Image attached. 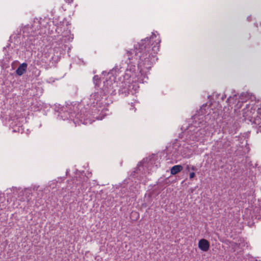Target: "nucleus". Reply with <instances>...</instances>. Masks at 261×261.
Here are the masks:
<instances>
[{
	"instance_id": "12",
	"label": "nucleus",
	"mask_w": 261,
	"mask_h": 261,
	"mask_svg": "<svg viewBox=\"0 0 261 261\" xmlns=\"http://www.w3.org/2000/svg\"><path fill=\"white\" fill-rule=\"evenodd\" d=\"M91 98H94L95 100H96V99H97L96 100V103L97 102V101H98V98H99V94L98 93H96L95 92L94 94H92L91 95Z\"/></svg>"
},
{
	"instance_id": "8",
	"label": "nucleus",
	"mask_w": 261,
	"mask_h": 261,
	"mask_svg": "<svg viewBox=\"0 0 261 261\" xmlns=\"http://www.w3.org/2000/svg\"><path fill=\"white\" fill-rule=\"evenodd\" d=\"M182 169V167L181 165H175L172 167L171 169V173L172 175L176 174L180 172Z\"/></svg>"
},
{
	"instance_id": "2",
	"label": "nucleus",
	"mask_w": 261,
	"mask_h": 261,
	"mask_svg": "<svg viewBox=\"0 0 261 261\" xmlns=\"http://www.w3.org/2000/svg\"><path fill=\"white\" fill-rule=\"evenodd\" d=\"M60 114L63 119H72L74 117L82 119L83 118L85 119V118L87 117V115H85L84 114H82V113L79 114L73 112H63Z\"/></svg>"
},
{
	"instance_id": "23",
	"label": "nucleus",
	"mask_w": 261,
	"mask_h": 261,
	"mask_svg": "<svg viewBox=\"0 0 261 261\" xmlns=\"http://www.w3.org/2000/svg\"><path fill=\"white\" fill-rule=\"evenodd\" d=\"M135 214H136V215H137L138 216V214H137V213H135Z\"/></svg>"
},
{
	"instance_id": "20",
	"label": "nucleus",
	"mask_w": 261,
	"mask_h": 261,
	"mask_svg": "<svg viewBox=\"0 0 261 261\" xmlns=\"http://www.w3.org/2000/svg\"><path fill=\"white\" fill-rule=\"evenodd\" d=\"M20 65L23 66V65H27V64L25 63H23L21 64Z\"/></svg>"
},
{
	"instance_id": "6",
	"label": "nucleus",
	"mask_w": 261,
	"mask_h": 261,
	"mask_svg": "<svg viewBox=\"0 0 261 261\" xmlns=\"http://www.w3.org/2000/svg\"><path fill=\"white\" fill-rule=\"evenodd\" d=\"M135 67L136 66H134ZM137 68V71L139 72L136 75V76L138 78V81L140 82H142L143 83L144 81V79L145 77V74L144 73V72H143L142 71V66H136Z\"/></svg>"
},
{
	"instance_id": "10",
	"label": "nucleus",
	"mask_w": 261,
	"mask_h": 261,
	"mask_svg": "<svg viewBox=\"0 0 261 261\" xmlns=\"http://www.w3.org/2000/svg\"><path fill=\"white\" fill-rule=\"evenodd\" d=\"M93 83H94V84L95 85V86L98 87L101 83L100 79L98 77V75H96L94 76V77L93 78Z\"/></svg>"
},
{
	"instance_id": "9",
	"label": "nucleus",
	"mask_w": 261,
	"mask_h": 261,
	"mask_svg": "<svg viewBox=\"0 0 261 261\" xmlns=\"http://www.w3.org/2000/svg\"><path fill=\"white\" fill-rule=\"evenodd\" d=\"M27 66H18L16 70L17 75L20 76L22 75L27 71Z\"/></svg>"
},
{
	"instance_id": "1",
	"label": "nucleus",
	"mask_w": 261,
	"mask_h": 261,
	"mask_svg": "<svg viewBox=\"0 0 261 261\" xmlns=\"http://www.w3.org/2000/svg\"><path fill=\"white\" fill-rule=\"evenodd\" d=\"M161 39L152 33L149 38H146L142 40L136 47V51H127L126 56L129 60H133V54L135 53L136 58H139V64H153L158 60L156 54L159 51Z\"/></svg>"
},
{
	"instance_id": "24",
	"label": "nucleus",
	"mask_w": 261,
	"mask_h": 261,
	"mask_svg": "<svg viewBox=\"0 0 261 261\" xmlns=\"http://www.w3.org/2000/svg\"><path fill=\"white\" fill-rule=\"evenodd\" d=\"M237 97V95H234L233 96V97Z\"/></svg>"
},
{
	"instance_id": "7",
	"label": "nucleus",
	"mask_w": 261,
	"mask_h": 261,
	"mask_svg": "<svg viewBox=\"0 0 261 261\" xmlns=\"http://www.w3.org/2000/svg\"><path fill=\"white\" fill-rule=\"evenodd\" d=\"M257 115L254 118L253 123L256 125H259L258 130L261 132V109H258Z\"/></svg>"
},
{
	"instance_id": "13",
	"label": "nucleus",
	"mask_w": 261,
	"mask_h": 261,
	"mask_svg": "<svg viewBox=\"0 0 261 261\" xmlns=\"http://www.w3.org/2000/svg\"><path fill=\"white\" fill-rule=\"evenodd\" d=\"M186 170L188 171H190V170L195 171V170H196V168L195 166H191L189 165H187L186 166Z\"/></svg>"
},
{
	"instance_id": "3",
	"label": "nucleus",
	"mask_w": 261,
	"mask_h": 261,
	"mask_svg": "<svg viewBox=\"0 0 261 261\" xmlns=\"http://www.w3.org/2000/svg\"><path fill=\"white\" fill-rule=\"evenodd\" d=\"M255 113V109H253L252 107L248 105L243 109L242 111V115L244 120L248 119L250 121L252 120L253 115Z\"/></svg>"
},
{
	"instance_id": "5",
	"label": "nucleus",
	"mask_w": 261,
	"mask_h": 261,
	"mask_svg": "<svg viewBox=\"0 0 261 261\" xmlns=\"http://www.w3.org/2000/svg\"><path fill=\"white\" fill-rule=\"evenodd\" d=\"M204 130L200 129L198 130L195 134L194 137H192V139L193 140H195L196 141L202 142L204 140Z\"/></svg>"
},
{
	"instance_id": "19",
	"label": "nucleus",
	"mask_w": 261,
	"mask_h": 261,
	"mask_svg": "<svg viewBox=\"0 0 261 261\" xmlns=\"http://www.w3.org/2000/svg\"><path fill=\"white\" fill-rule=\"evenodd\" d=\"M226 97V95H224L222 96L221 99L222 100H223Z\"/></svg>"
},
{
	"instance_id": "15",
	"label": "nucleus",
	"mask_w": 261,
	"mask_h": 261,
	"mask_svg": "<svg viewBox=\"0 0 261 261\" xmlns=\"http://www.w3.org/2000/svg\"><path fill=\"white\" fill-rule=\"evenodd\" d=\"M195 176V174L194 172H191L190 173L189 176H190V179L194 178Z\"/></svg>"
},
{
	"instance_id": "18",
	"label": "nucleus",
	"mask_w": 261,
	"mask_h": 261,
	"mask_svg": "<svg viewBox=\"0 0 261 261\" xmlns=\"http://www.w3.org/2000/svg\"><path fill=\"white\" fill-rule=\"evenodd\" d=\"M231 99V96H230L229 97H228L227 98V101H228V102H230Z\"/></svg>"
},
{
	"instance_id": "16",
	"label": "nucleus",
	"mask_w": 261,
	"mask_h": 261,
	"mask_svg": "<svg viewBox=\"0 0 261 261\" xmlns=\"http://www.w3.org/2000/svg\"><path fill=\"white\" fill-rule=\"evenodd\" d=\"M204 109V108L202 107L200 108L199 112H198V115H202L203 114V110Z\"/></svg>"
},
{
	"instance_id": "21",
	"label": "nucleus",
	"mask_w": 261,
	"mask_h": 261,
	"mask_svg": "<svg viewBox=\"0 0 261 261\" xmlns=\"http://www.w3.org/2000/svg\"><path fill=\"white\" fill-rule=\"evenodd\" d=\"M107 82L108 83V84H109V82H111V81H109V80H107Z\"/></svg>"
},
{
	"instance_id": "11",
	"label": "nucleus",
	"mask_w": 261,
	"mask_h": 261,
	"mask_svg": "<svg viewBox=\"0 0 261 261\" xmlns=\"http://www.w3.org/2000/svg\"><path fill=\"white\" fill-rule=\"evenodd\" d=\"M139 88L138 84L136 83H133L128 86V90L130 91L132 93V90H134L135 92H136Z\"/></svg>"
},
{
	"instance_id": "17",
	"label": "nucleus",
	"mask_w": 261,
	"mask_h": 261,
	"mask_svg": "<svg viewBox=\"0 0 261 261\" xmlns=\"http://www.w3.org/2000/svg\"><path fill=\"white\" fill-rule=\"evenodd\" d=\"M65 3H67L68 4H70L72 3L73 1V0H64Z\"/></svg>"
},
{
	"instance_id": "4",
	"label": "nucleus",
	"mask_w": 261,
	"mask_h": 261,
	"mask_svg": "<svg viewBox=\"0 0 261 261\" xmlns=\"http://www.w3.org/2000/svg\"><path fill=\"white\" fill-rule=\"evenodd\" d=\"M198 247L203 251H207L210 248L209 242L205 239H201L198 242Z\"/></svg>"
},
{
	"instance_id": "22",
	"label": "nucleus",
	"mask_w": 261,
	"mask_h": 261,
	"mask_svg": "<svg viewBox=\"0 0 261 261\" xmlns=\"http://www.w3.org/2000/svg\"><path fill=\"white\" fill-rule=\"evenodd\" d=\"M132 63V62H130L129 63H127V64Z\"/></svg>"
},
{
	"instance_id": "14",
	"label": "nucleus",
	"mask_w": 261,
	"mask_h": 261,
	"mask_svg": "<svg viewBox=\"0 0 261 261\" xmlns=\"http://www.w3.org/2000/svg\"><path fill=\"white\" fill-rule=\"evenodd\" d=\"M147 166V164H145L144 163H140V165H138V170L139 171L141 170V168H144V167H146Z\"/></svg>"
}]
</instances>
